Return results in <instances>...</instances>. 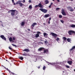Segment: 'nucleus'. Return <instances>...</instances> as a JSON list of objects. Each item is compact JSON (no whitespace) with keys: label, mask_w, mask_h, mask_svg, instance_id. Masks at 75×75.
<instances>
[{"label":"nucleus","mask_w":75,"mask_h":75,"mask_svg":"<svg viewBox=\"0 0 75 75\" xmlns=\"http://www.w3.org/2000/svg\"><path fill=\"white\" fill-rule=\"evenodd\" d=\"M10 11H11V16H14V14H15V11H16V10H11L10 11H8V12H10Z\"/></svg>","instance_id":"f257e3e1"},{"label":"nucleus","mask_w":75,"mask_h":75,"mask_svg":"<svg viewBox=\"0 0 75 75\" xmlns=\"http://www.w3.org/2000/svg\"><path fill=\"white\" fill-rule=\"evenodd\" d=\"M38 7H40V8H43V5L39 3L38 5H36L35 6V8H37Z\"/></svg>","instance_id":"f03ea898"},{"label":"nucleus","mask_w":75,"mask_h":75,"mask_svg":"<svg viewBox=\"0 0 75 75\" xmlns=\"http://www.w3.org/2000/svg\"><path fill=\"white\" fill-rule=\"evenodd\" d=\"M39 10L42 11V12H43V13H47V11H48V10H47L45 9L40 8V9Z\"/></svg>","instance_id":"7ed1b4c3"},{"label":"nucleus","mask_w":75,"mask_h":75,"mask_svg":"<svg viewBox=\"0 0 75 75\" xmlns=\"http://www.w3.org/2000/svg\"><path fill=\"white\" fill-rule=\"evenodd\" d=\"M68 33L69 35H72L74 33V31L70 30L68 31Z\"/></svg>","instance_id":"20e7f679"},{"label":"nucleus","mask_w":75,"mask_h":75,"mask_svg":"<svg viewBox=\"0 0 75 75\" xmlns=\"http://www.w3.org/2000/svg\"><path fill=\"white\" fill-rule=\"evenodd\" d=\"M51 34L54 37V38H57V37H58V36L57 35L54 33H51Z\"/></svg>","instance_id":"39448f33"},{"label":"nucleus","mask_w":75,"mask_h":75,"mask_svg":"<svg viewBox=\"0 0 75 75\" xmlns=\"http://www.w3.org/2000/svg\"><path fill=\"white\" fill-rule=\"evenodd\" d=\"M0 37L2 39V40H4L5 41H6V38L4 37V36L3 35H1L0 36Z\"/></svg>","instance_id":"423d86ee"},{"label":"nucleus","mask_w":75,"mask_h":75,"mask_svg":"<svg viewBox=\"0 0 75 75\" xmlns=\"http://www.w3.org/2000/svg\"><path fill=\"white\" fill-rule=\"evenodd\" d=\"M67 8L68 9H70V10H70V11H74V9H72V8L71 6L68 7Z\"/></svg>","instance_id":"0eeeda50"},{"label":"nucleus","mask_w":75,"mask_h":75,"mask_svg":"<svg viewBox=\"0 0 75 75\" xmlns=\"http://www.w3.org/2000/svg\"><path fill=\"white\" fill-rule=\"evenodd\" d=\"M62 13L63 16H66V13H65L64 10L63 9L62 10Z\"/></svg>","instance_id":"6e6552de"},{"label":"nucleus","mask_w":75,"mask_h":75,"mask_svg":"<svg viewBox=\"0 0 75 75\" xmlns=\"http://www.w3.org/2000/svg\"><path fill=\"white\" fill-rule=\"evenodd\" d=\"M50 16V15L49 14H47L45 15L44 17L45 18H47V17H49Z\"/></svg>","instance_id":"1a4fd4ad"},{"label":"nucleus","mask_w":75,"mask_h":75,"mask_svg":"<svg viewBox=\"0 0 75 75\" xmlns=\"http://www.w3.org/2000/svg\"><path fill=\"white\" fill-rule=\"evenodd\" d=\"M9 41H10V42H14V41L13 40V39L11 37H10L9 38Z\"/></svg>","instance_id":"9d476101"},{"label":"nucleus","mask_w":75,"mask_h":75,"mask_svg":"<svg viewBox=\"0 0 75 75\" xmlns=\"http://www.w3.org/2000/svg\"><path fill=\"white\" fill-rule=\"evenodd\" d=\"M67 63L69 64V65H71L72 64V61H67Z\"/></svg>","instance_id":"9b49d317"},{"label":"nucleus","mask_w":75,"mask_h":75,"mask_svg":"<svg viewBox=\"0 0 75 75\" xmlns=\"http://www.w3.org/2000/svg\"><path fill=\"white\" fill-rule=\"evenodd\" d=\"M23 51H26V52H30V50L28 49H25L23 50Z\"/></svg>","instance_id":"f8f14e48"},{"label":"nucleus","mask_w":75,"mask_h":75,"mask_svg":"<svg viewBox=\"0 0 75 75\" xmlns=\"http://www.w3.org/2000/svg\"><path fill=\"white\" fill-rule=\"evenodd\" d=\"M43 49L44 48L43 47H40L38 49V51H42Z\"/></svg>","instance_id":"ddd939ff"},{"label":"nucleus","mask_w":75,"mask_h":75,"mask_svg":"<svg viewBox=\"0 0 75 75\" xmlns=\"http://www.w3.org/2000/svg\"><path fill=\"white\" fill-rule=\"evenodd\" d=\"M45 4H48V3H49V1L48 0H46L45 1Z\"/></svg>","instance_id":"4468645a"},{"label":"nucleus","mask_w":75,"mask_h":75,"mask_svg":"<svg viewBox=\"0 0 75 75\" xmlns=\"http://www.w3.org/2000/svg\"><path fill=\"white\" fill-rule=\"evenodd\" d=\"M43 35L45 37H47V35H48V34H47V33H43Z\"/></svg>","instance_id":"2eb2a0df"},{"label":"nucleus","mask_w":75,"mask_h":75,"mask_svg":"<svg viewBox=\"0 0 75 75\" xmlns=\"http://www.w3.org/2000/svg\"><path fill=\"white\" fill-rule=\"evenodd\" d=\"M75 49V46L72 47V48L70 50V51H72V50H74Z\"/></svg>","instance_id":"dca6fc26"},{"label":"nucleus","mask_w":75,"mask_h":75,"mask_svg":"<svg viewBox=\"0 0 75 75\" xmlns=\"http://www.w3.org/2000/svg\"><path fill=\"white\" fill-rule=\"evenodd\" d=\"M35 25H37V23H33L31 25L32 27H34V26H35Z\"/></svg>","instance_id":"f3484780"},{"label":"nucleus","mask_w":75,"mask_h":75,"mask_svg":"<svg viewBox=\"0 0 75 75\" xmlns=\"http://www.w3.org/2000/svg\"><path fill=\"white\" fill-rule=\"evenodd\" d=\"M55 67H56V68H59V69L61 68V67L58 65H56L55 66Z\"/></svg>","instance_id":"a211bd4d"},{"label":"nucleus","mask_w":75,"mask_h":75,"mask_svg":"<svg viewBox=\"0 0 75 75\" xmlns=\"http://www.w3.org/2000/svg\"><path fill=\"white\" fill-rule=\"evenodd\" d=\"M25 24V23H24V22H22L21 23V26H24Z\"/></svg>","instance_id":"6ab92c4d"},{"label":"nucleus","mask_w":75,"mask_h":75,"mask_svg":"<svg viewBox=\"0 0 75 75\" xmlns=\"http://www.w3.org/2000/svg\"><path fill=\"white\" fill-rule=\"evenodd\" d=\"M70 27H72V28H75V25L72 24L70 26Z\"/></svg>","instance_id":"aec40b11"},{"label":"nucleus","mask_w":75,"mask_h":75,"mask_svg":"<svg viewBox=\"0 0 75 75\" xmlns=\"http://www.w3.org/2000/svg\"><path fill=\"white\" fill-rule=\"evenodd\" d=\"M51 20V18L50 17L49 18V20L47 22L48 24H50V21Z\"/></svg>","instance_id":"412c9836"},{"label":"nucleus","mask_w":75,"mask_h":75,"mask_svg":"<svg viewBox=\"0 0 75 75\" xmlns=\"http://www.w3.org/2000/svg\"><path fill=\"white\" fill-rule=\"evenodd\" d=\"M35 35V38H37L38 37L40 36V35H39V34H36Z\"/></svg>","instance_id":"4be33fe9"},{"label":"nucleus","mask_w":75,"mask_h":75,"mask_svg":"<svg viewBox=\"0 0 75 75\" xmlns=\"http://www.w3.org/2000/svg\"><path fill=\"white\" fill-rule=\"evenodd\" d=\"M71 38H67V40L68 42H70V41H71Z\"/></svg>","instance_id":"5701e85b"},{"label":"nucleus","mask_w":75,"mask_h":75,"mask_svg":"<svg viewBox=\"0 0 75 75\" xmlns=\"http://www.w3.org/2000/svg\"><path fill=\"white\" fill-rule=\"evenodd\" d=\"M19 58L21 60H23V57H19Z\"/></svg>","instance_id":"b1692460"},{"label":"nucleus","mask_w":75,"mask_h":75,"mask_svg":"<svg viewBox=\"0 0 75 75\" xmlns=\"http://www.w3.org/2000/svg\"><path fill=\"white\" fill-rule=\"evenodd\" d=\"M21 2V1H17L16 3V4H19Z\"/></svg>","instance_id":"393cba45"},{"label":"nucleus","mask_w":75,"mask_h":75,"mask_svg":"<svg viewBox=\"0 0 75 75\" xmlns=\"http://www.w3.org/2000/svg\"><path fill=\"white\" fill-rule=\"evenodd\" d=\"M19 5L20 7H22L23 6V4H22V3L20 2L19 3Z\"/></svg>","instance_id":"a878e982"},{"label":"nucleus","mask_w":75,"mask_h":75,"mask_svg":"<svg viewBox=\"0 0 75 75\" xmlns=\"http://www.w3.org/2000/svg\"><path fill=\"white\" fill-rule=\"evenodd\" d=\"M38 44H39V45H40V44H43V43H42L41 42H38Z\"/></svg>","instance_id":"bb28decb"},{"label":"nucleus","mask_w":75,"mask_h":75,"mask_svg":"<svg viewBox=\"0 0 75 75\" xmlns=\"http://www.w3.org/2000/svg\"><path fill=\"white\" fill-rule=\"evenodd\" d=\"M63 39H64V41H66L67 40V38L64 37L63 38Z\"/></svg>","instance_id":"cd10ccee"},{"label":"nucleus","mask_w":75,"mask_h":75,"mask_svg":"<svg viewBox=\"0 0 75 75\" xmlns=\"http://www.w3.org/2000/svg\"><path fill=\"white\" fill-rule=\"evenodd\" d=\"M29 8H30V10L32 9V8H33V7H32V6L31 5H30L29 6Z\"/></svg>","instance_id":"c85d7f7f"},{"label":"nucleus","mask_w":75,"mask_h":75,"mask_svg":"<svg viewBox=\"0 0 75 75\" xmlns=\"http://www.w3.org/2000/svg\"><path fill=\"white\" fill-rule=\"evenodd\" d=\"M59 17L60 18H62V15H60L59 16Z\"/></svg>","instance_id":"c756f323"},{"label":"nucleus","mask_w":75,"mask_h":75,"mask_svg":"<svg viewBox=\"0 0 75 75\" xmlns=\"http://www.w3.org/2000/svg\"><path fill=\"white\" fill-rule=\"evenodd\" d=\"M56 41H59V38H57V39H56Z\"/></svg>","instance_id":"7c9ffc66"},{"label":"nucleus","mask_w":75,"mask_h":75,"mask_svg":"<svg viewBox=\"0 0 75 75\" xmlns=\"http://www.w3.org/2000/svg\"><path fill=\"white\" fill-rule=\"evenodd\" d=\"M46 68V67H45V66H44L43 67V70H45Z\"/></svg>","instance_id":"2f4dec72"},{"label":"nucleus","mask_w":75,"mask_h":75,"mask_svg":"<svg viewBox=\"0 0 75 75\" xmlns=\"http://www.w3.org/2000/svg\"><path fill=\"white\" fill-rule=\"evenodd\" d=\"M60 21L61 22V23H64V21H63L62 20H60Z\"/></svg>","instance_id":"473e14b6"},{"label":"nucleus","mask_w":75,"mask_h":75,"mask_svg":"<svg viewBox=\"0 0 75 75\" xmlns=\"http://www.w3.org/2000/svg\"><path fill=\"white\" fill-rule=\"evenodd\" d=\"M48 51L47 50H44V52H48Z\"/></svg>","instance_id":"72a5a7b5"},{"label":"nucleus","mask_w":75,"mask_h":75,"mask_svg":"<svg viewBox=\"0 0 75 75\" xmlns=\"http://www.w3.org/2000/svg\"><path fill=\"white\" fill-rule=\"evenodd\" d=\"M12 45H13V47H16V45L14 44H12Z\"/></svg>","instance_id":"f704fd0d"},{"label":"nucleus","mask_w":75,"mask_h":75,"mask_svg":"<svg viewBox=\"0 0 75 75\" xmlns=\"http://www.w3.org/2000/svg\"><path fill=\"white\" fill-rule=\"evenodd\" d=\"M44 42L45 43V44H47V43H48V41H45Z\"/></svg>","instance_id":"c9c22d12"},{"label":"nucleus","mask_w":75,"mask_h":75,"mask_svg":"<svg viewBox=\"0 0 75 75\" xmlns=\"http://www.w3.org/2000/svg\"><path fill=\"white\" fill-rule=\"evenodd\" d=\"M66 68H69V66L68 65L66 66Z\"/></svg>","instance_id":"e433bc0d"},{"label":"nucleus","mask_w":75,"mask_h":75,"mask_svg":"<svg viewBox=\"0 0 75 75\" xmlns=\"http://www.w3.org/2000/svg\"><path fill=\"white\" fill-rule=\"evenodd\" d=\"M12 40H13L14 41L16 40V38H14V37H13V39Z\"/></svg>","instance_id":"4c0bfd02"},{"label":"nucleus","mask_w":75,"mask_h":75,"mask_svg":"<svg viewBox=\"0 0 75 75\" xmlns=\"http://www.w3.org/2000/svg\"><path fill=\"white\" fill-rule=\"evenodd\" d=\"M8 48L9 49L11 50H13V49H12V48H11V47H10V46Z\"/></svg>","instance_id":"58836bf2"},{"label":"nucleus","mask_w":75,"mask_h":75,"mask_svg":"<svg viewBox=\"0 0 75 75\" xmlns=\"http://www.w3.org/2000/svg\"><path fill=\"white\" fill-rule=\"evenodd\" d=\"M37 33L38 34H41V32H37Z\"/></svg>","instance_id":"ea45409f"},{"label":"nucleus","mask_w":75,"mask_h":75,"mask_svg":"<svg viewBox=\"0 0 75 75\" xmlns=\"http://www.w3.org/2000/svg\"><path fill=\"white\" fill-rule=\"evenodd\" d=\"M59 9V8H56V10H58Z\"/></svg>","instance_id":"a19ab883"},{"label":"nucleus","mask_w":75,"mask_h":75,"mask_svg":"<svg viewBox=\"0 0 75 75\" xmlns=\"http://www.w3.org/2000/svg\"><path fill=\"white\" fill-rule=\"evenodd\" d=\"M25 0H23V1H22V3H25Z\"/></svg>","instance_id":"79ce46f5"},{"label":"nucleus","mask_w":75,"mask_h":75,"mask_svg":"<svg viewBox=\"0 0 75 75\" xmlns=\"http://www.w3.org/2000/svg\"><path fill=\"white\" fill-rule=\"evenodd\" d=\"M49 8H51V5H50L49 6Z\"/></svg>","instance_id":"37998d69"},{"label":"nucleus","mask_w":75,"mask_h":75,"mask_svg":"<svg viewBox=\"0 0 75 75\" xmlns=\"http://www.w3.org/2000/svg\"><path fill=\"white\" fill-rule=\"evenodd\" d=\"M50 64H51V65H54V63H50Z\"/></svg>","instance_id":"c03bdc74"},{"label":"nucleus","mask_w":75,"mask_h":75,"mask_svg":"<svg viewBox=\"0 0 75 75\" xmlns=\"http://www.w3.org/2000/svg\"><path fill=\"white\" fill-rule=\"evenodd\" d=\"M12 1L13 3H14V0H12Z\"/></svg>","instance_id":"a18cd8bd"},{"label":"nucleus","mask_w":75,"mask_h":75,"mask_svg":"<svg viewBox=\"0 0 75 75\" xmlns=\"http://www.w3.org/2000/svg\"><path fill=\"white\" fill-rule=\"evenodd\" d=\"M22 55H23L24 56H26V54H22Z\"/></svg>","instance_id":"49530a36"},{"label":"nucleus","mask_w":75,"mask_h":75,"mask_svg":"<svg viewBox=\"0 0 75 75\" xmlns=\"http://www.w3.org/2000/svg\"><path fill=\"white\" fill-rule=\"evenodd\" d=\"M31 1L30 0H29V3H31Z\"/></svg>","instance_id":"de8ad7c7"},{"label":"nucleus","mask_w":75,"mask_h":75,"mask_svg":"<svg viewBox=\"0 0 75 75\" xmlns=\"http://www.w3.org/2000/svg\"><path fill=\"white\" fill-rule=\"evenodd\" d=\"M50 5V6H52V2L51 3Z\"/></svg>","instance_id":"09e8293b"},{"label":"nucleus","mask_w":75,"mask_h":75,"mask_svg":"<svg viewBox=\"0 0 75 75\" xmlns=\"http://www.w3.org/2000/svg\"><path fill=\"white\" fill-rule=\"evenodd\" d=\"M28 31H30V29H28Z\"/></svg>","instance_id":"8fccbe9b"},{"label":"nucleus","mask_w":75,"mask_h":75,"mask_svg":"<svg viewBox=\"0 0 75 75\" xmlns=\"http://www.w3.org/2000/svg\"><path fill=\"white\" fill-rule=\"evenodd\" d=\"M38 69H40V66L38 67Z\"/></svg>","instance_id":"3c124183"},{"label":"nucleus","mask_w":75,"mask_h":75,"mask_svg":"<svg viewBox=\"0 0 75 75\" xmlns=\"http://www.w3.org/2000/svg\"><path fill=\"white\" fill-rule=\"evenodd\" d=\"M57 1L58 2H59V0H57Z\"/></svg>","instance_id":"603ef678"},{"label":"nucleus","mask_w":75,"mask_h":75,"mask_svg":"<svg viewBox=\"0 0 75 75\" xmlns=\"http://www.w3.org/2000/svg\"><path fill=\"white\" fill-rule=\"evenodd\" d=\"M14 5H16V3H13Z\"/></svg>","instance_id":"864d4df0"},{"label":"nucleus","mask_w":75,"mask_h":75,"mask_svg":"<svg viewBox=\"0 0 75 75\" xmlns=\"http://www.w3.org/2000/svg\"><path fill=\"white\" fill-rule=\"evenodd\" d=\"M70 0V1H73V0Z\"/></svg>","instance_id":"5fc2aeb1"},{"label":"nucleus","mask_w":75,"mask_h":75,"mask_svg":"<svg viewBox=\"0 0 75 75\" xmlns=\"http://www.w3.org/2000/svg\"><path fill=\"white\" fill-rule=\"evenodd\" d=\"M43 24H44V25H45V23H43Z\"/></svg>","instance_id":"6e6d98bb"},{"label":"nucleus","mask_w":75,"mask_h":75,"mask_svg":"<svg viewBox=\"0 0 75 75\" xmlns=\"http://www.w3.org/2000/svg\"><path fill=\"white\" fill-rule=\"evenodd\" d=\"M32 29H33L34 28L32 27Z\"/></svg>","instance_id":"4d7b16f0"},{"label":"nucleus","mask_w":75,"mask_h":75,"mask_svg":"<svg viewBox=\"0 0 75 75\" xmlns=\"http://www.w3.org/2000/svg\"><path fill=\"white\" fill-rule=\"evenodd\" d=\"M52 1H55V0H52Z\"/></svg>","instance_id":"13d9d810"},{"label":"nucleus","mask_w":75,"mask_h":75,"mask_svg":"<svg viewBox=\"0 0 75 75\" xmlns=\"http://www.w3.org/2000/svg\"><path fill=\"white\" fill-rule=\"evenodd\" d=\"M74 34H75V31H74Z\"/></svg>","instance_id":"bf43d9fd"},{"label":"nucleus","mask_w":75,"mask_h":75,"mask_svg":"<svg viewBox=\"0 0 75 75\" xmlns=\"http://www.w3.org/2000/svg\"><path fill=\"white\" fill-rule=\"evenodd\" d=\"M24 54H25V52H24Z\"/></svg>","instance_id":"052dcab7"},{"label":"nucleus","mask_w":75,"mask_h":75,"mask_svg":"<svg viewBox=\"0 0 75 75\" xmlns=\"http://www.w3.org/2000/svg\"><path fill=\"white\" fill-rule=\"evenodd\" d=\"M74 72H75V69H74Z\"/></svg>","instance_id":"680f3d73"},{"label":"nucleus","mask_w":75,"mask_h":75,"mask_svg":"<svg viewBox=\"0 0 75 75\" xmlns=\"http://www.w3.org/2000/svg\"><path fill=\"white\" fill-rule=\"evenodd\" d=\"M74 9L75 10V7H74Z\"/></svg>","instance_id":"e2e57ef3"},{"label":"nucleus","mask_w":75,"mask_h":75,"mask_svg":"<svg viewBox=\"0 0 75 75\" xmlns=\"http://www.w3.org/2000/svg\"><path fill=\"white\" fill-rule=\"evenodd\" d=\"M6 61H7V60L6 59Z\"/></svg>","instance_id":"0e129e2a"},{"label":"nucleus","mask_w":75,"mask_h":75,"mask_svg":"<svg viewBox=\"0 0 75 75\" xmlns=\"http://www.w3.org/2000/svg\"><path fill=\"white\" fill-rule=\"evenodd\" d=\"M16 18H18V17H16Z\"/></svg>","instance_id":"69168bd1"}]
</instances>
